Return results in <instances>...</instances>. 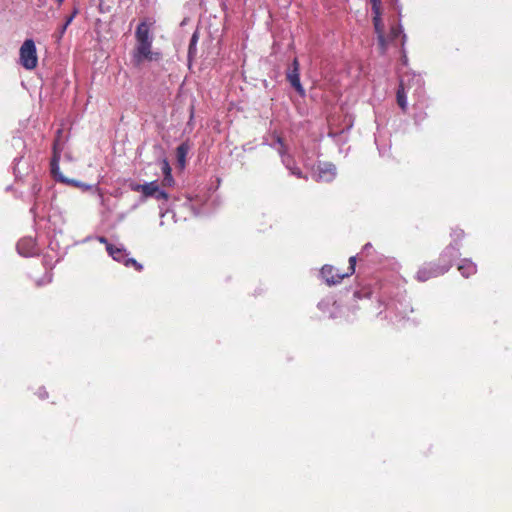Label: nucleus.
<instances>
[{
  "label": "nucleus",
  "mask_w": 512,
  "mask_h": 512,
  "mask_svg": "<svg viewBox=\"0 0 512 512\" xmlns=\"http://www.w3.org/2000/svg\"><path fill=\"white\" fill-rule=\"evenodd\" d=\"M155 21L143 19L137 25L135 30V46L132 52V62L135 66H140L144 61H159L162 54L152 50L153 34L151 29Z\"/></svg>",
  "instance_id": "1"
},
{
  "label": "nucleus",
  "mask_w": 512,
  "mask_h": 512,
  "mask_svg": "<svg viewBox=\"0 0 512 512\" xmlns=\"http://www.w3.org/2000/svg\"><path fill=\"white\" fill-rule=\"evenodd\" d=\"M61 137V130L57 131V137L54 140L53 143V155L51 158V173L53 177L56 179V181L67 184L72 187L82 188L83 190H88L90 188L89 185H85L77 180L69 179L65 177L59 169V161L61 157V152L64 149V144L60 141Z\"/></svg>",
  "instance_id": "2"
},
{
  "label": "nucleus",
  "mask_w": 512,
  "mask_h": 512,
  "mask_svg": "<svg viewBox=\"0 0 512 512\" xmlns=\"http://www.w3.org/2000/svg\"><path fill=\"white\" fill-rule=\"evenodd\" d=\"M129 186L132 191L140 192L144 199H147L149 197L155 198L156 200L164 201H168L169 199V194L164 190L160 189L157 180L144 184L131 183Z\"/></svg>",
  "instance_id": "3"
},
{
  "label": "nucleus",
  "mask_w": 512,
  "mask_h": 512,
  "mask_svg": "<svg viewBox=\"0 0 512 512\" xmlns=\"http://www.w3.org/2000/svg\"><path fill=\"white\" fill-rule=\"evenodd\" d=\"M20 64L26 70H33L38 65V56L35 43L32 39H26L19 50Z\"/></svg>",
  "instance_id": "4"
},
{
  "label": "nucleus",
  "mask_w": 512,
  "mask_h": 512,
  "mask_svg": "<svg viewBox=\"0 0 512 512\" xmlns=\"http://www.w3.org/2000/svg\"><path fill=\"white\" fill-rule=\"evenodd\" d=\"M449 270V263L437 264L427 263L424 264L416 273L415 278L420 282H425L431 278H435L445 274Z\"/></svg>",
  "instance_id": "5"
},
{
  "label": "nucleus",
  "mask_w": 512,
  "mask_h": 512,
  "mask_svg": "<svg viewBox=\"0 0 512 512\" xmlns=\"http://www.w3.org/2000/svg\"><path fill=\"white\" fill-rule=\"evenodd\" d=\"M320 273L329 286L339 284L344 278L348 277V274L341 273L339 269L332 265H324Z\"/></svg>",
  "instance_id": "6"
},
{
  "label": "nucleus",
  "mask_w": 512,
  "mask_h": 512,
  "mask_svg": "<svg viewBox=\"0 0 512 512\" xmlns=\"http://www.w3.org/2000/svg\"><path fill=\"white\" fill-rule=\"evenodd\" d=\"M299 61L297 58H294L291 67L288 69L286 73V78L291 86L300 94L304 95L305 90L300 82V74H299Z\"/></svg>",
  "instance_id": "7"
},
{
  "label": "nucleus",
  "mask_w": 512,
  "mask_h": 512,
  "mask_svg": "<svg viewBox=\"0 0 512 512\" xmlns=\"http://www.w3.org/2000/svg\"><path fill=\"white\" fill-rule=\"evenodd\" d=\"M382 13L373 14V25L377 34L378 45L381 54H384L387 50L388 40L384 35V24L381 18Z\"/></svg>",
  "instance_id": "8"
},
{
  "label": "nucleus",
  "mask_w": 512,
  "mask_h": 512,
  "mask_svg": "<svg viewBox=\"0 0 512 512\" xmlns=\"http://www.w3.org/2000/svg\"><path fill=\"white\" fill-rule=\"evenodd\" d=\"M459 256L458 248L453 244H449L441 253L437 264L449 263V269L452 266L453 260Z\"/></svg>",
  "instance_id": "9"
},
{
  "label": "nucleus",
  "mask_w": 512,
  "mask_h": 512,
  "mask_svg": "<svg viewBox=\"0 0 512 512\" xmlns=\"http://www.w3.org/2000/svg\"><path fill=\"white\" fill-rule=\"evenodd\" d=\"M107 252L115 261L125 265L126 260L128 259V253L124 248L116 247L113 244H107Z\"/></svg>",
  "instance_id": "10"
},
{
  "label": "nucleus",
  "mask_w": 512,
  "mask_h": 512,
  "mask_svg": "<svg viewBox=\"0 0 512 512\" xmlns=\"http://www.w3.org/2000/svg\"><path fill=\"white\" fill-rule=\"evenodd\" d=\"M458 270L464 277H469L476 273V265L470 260H463L458 266Z\"/></svg>",
  "instance_id": "11"
},
{
  "label": "nucleus",
  "mask_w": 512,
  "mask_h": 512,
  "mask_svg": "<svg viewBox=\"0 0 512 512\" xmlns=\"http://www.w3.org/2000/svg\"><path fill=\"white\" fill-rule=\"evenodd\" d=\"M189 151V146L186 143L180 144L176 149L177 162L181 169L186 165V156Z\"/></svg>",
  "instance_id": "12"
},
{
  "label": "nucleus",
  "mask_w": 512,
  "mask_h": 512,
  "mask_svg": "<svg viewBox=\"0 0 512 512\" xmlns=\"http://www.w3.org/2000/svg\"><path fill=\"white\" fill-rule=\"evenodd\" d=\"M397 104L402 109L403 112L407 111V101H406V94H405V87L403 81L400 82L399 88L397 90Z\"/></svg>",
  "instance_id": "13"
},
{
  "label": "nucleus",
  "mask_w": 512,
  "mask_h": 512,
  "mask_svg": "<svg viewBox=\"0 0 512 512\" xmlns=\"http://www.w3.org/2000/svg\"><path fill=\"white\" fill-rule=\"evenodd\" d=\"M464 236H465V233L461 228H458V227L453 228L450 233V237H451L450 244H453L455 247H457L459 249V244L463 240Z\"/></svg>",
  "instance_id": "14"
},
{
  "label": "nucleus",
  "mask_w": 512,
  "mask_h": 512,
  "mask_svg": "<svg viewBox=\"0 0 512 512\" xmlns=\"http://www.w3.org/2000/svg\"><path fill=\"white\" fill-rule=\"evenodd\" d=\"M402 33V28L400 25H393L391 26L390 28V33H389V39L391 41L395 40L396 38H398L400 36V34Z\"/></svg>",
  "instance_id": "15"
},
{
  "label": "nucleus",
  "mask_w": 512,
  "mask_h": 512,
  "mask_svg": "<svg viewBox=\"0 0 512 512\" xmlns=\"http://www.w3.org/2000/svg\"><path fill=\"white\" fill-rule=\"evenodd\" d=\"M125 266L126 267L132 266L138 272L143 270V265L140 264L139 262H137V260H135L134 258H130V257H128V259L126 260Z\"/></svg>",
  "instance_id": "16"
},
{
  "label": "nucleus",
  "mask_w": 512,
  "mask_h": 512,
  "mask_svg": "<svg viewBox=\"0 0 512 512\" xmlns=\"http://www.w3.org/2000/svg\"><path fill=\"white\" fill-rule=\"evenodd\" d=\"M373 14L382 13V0H370Z\"/></svg>",
  "instance_id": "17"
},
{
  "label": "nucleus",
  "mask_w": 512,
  "mask_h": 512,
  "mask_svg": "<svg viewBox=\"0 0 512 512\" xmlns=\"http://www.w3.org/2000/svg\"><path fill=\"white\" fill-rule=\"evenodd\" d=\"M287 168L291 171V174L295 175L296 177L298 178H304V179H307V176H305L301 169L299 167H296V166H290V164H286Z\"/></svg>",
  "instance_id": "18"
},
{
  "label": "nucleus",
  "mask_w": 512,
  "mask_h": 512,
  "mask_svg": "<svg viewBox=\"0 0 512 512\" xmlns=\"http://www.w3.org/2000/svg\"><path fill=\"white\" fill-rule=\"evenodd\" d=\"M161 169L164 176L172 175V169L167 159L161 161Z\"/></svg>",
  "instance_id": "19"
},
{
  "label": "nucleus",
  "mask_w": 512,
  "mask_h": 512,
  "mask_svg": "<svg viewBox=\"0 0 512 512\" xmlns=\"http://www.w3.org/2000/svg\"><path fill=\"white\" fill-rule=\"evenodd\" d=\"M355 266H356V257L351 256L349 258V266H348L347 272H345V274H348V277L355 272Z\"/></svg>",
  "instance_id": "20"
},
{
  "label": "nucleus",
  "mask_w": 512,
  "mask_h": 512,
  "mask_svg": "<svg viewBox=\"0 0 512 512\" xmlns=\"http://www.w3.org/2000/svg\"><path fill=\"white\" fill-rule=\"evenodd\" d=\"M76 13H77V11H74V13L66 19V22L63 24V26L60 29V32H59L60 36L59 37L63 36V34L65 33L67 27L71 24V22H72L74 16L76 15Z\"/></svg>",
  "instance_id": "21"
},
{
  "label": "nucleus",
  "mask_w": 512,
  "mask_h": 512,
  "mask_svg": "<svg viewBox=\"0 0 512 512\" xmlns=\"http://www.w3.org/2000/svg\"><path fill=\"white\" fill-rule=\"evenodd\" d=\"M163 187H171L174 185V178L172 175L164 176L161 182Z\"/></svg>",
  "instance_id": "22"
},
{
  "label": "nucleus",
  "mask_w": 512,
  "mask_h": 512,
  "mask_svg": "<svg viewBox=\"0 0 512 512\" xmlns=\"http://www.w3.org/2000/svg\"><path fill=\"white\" fill-rule=\"evenodd\" d=\"M197 39H198L197 34H196V33H194V34L192 35V38H191V40H190V45H189V53H190V54H191V52H192V49L194 48V46H195V45H196V43H197Z\"/></svg>",
  "instance_id": "23"
},
{
  "label": "nucleus",
  "mask_w": 512,
  "mask_h": 512,
  "mask_svg": "<svg viewBox=\"0 0 512 512\" xmlns=\"http://www.w3.org/2000/svg\"><path fill=\"white\" fill-rule=\"evenodd\" d=\"M25 243H31L32 244V241L29 240V241H25V240H22L20 241L18 244H17V249L18 251L21 253V254H24V252L22 251V248L24 246Z\"/></svg>",
  "instance_id": "24"
},
{
  "label": "nucleus",
  "mask_w": 512,
  "mask_h": 512,
  "mask_svg": "<svg viewBox=\"0 0 512 512\" xmlns=\"http://www.w3.org/2000/svg\"><path fill=\"white\" fill-rule=\"evenodd\" d=\"M38 395L41 399H45L48 397V394L44 388H39Z\"/></svg>",
  "instance_id": "25"
},
{
  "label": "nucleus",
  "mask_w": 512,
  "mask_h": 512,
  "mask_svg": "<svg viewBox=\"0 0 512 512\" xmlns=\"http://www.w3.org/2000/svg\"><path fill=\"white\" fill-rule=\"evenodd\" d=\"M100 242H101V243H104L106 246H107V244H110V243L108 242V240H107L105 237H101V238H100Z\"/></svg>",
  "instance_id": "26"
},
{
  "label": "nucleus",
  "mask_w": 512,
  "mask_h": 512,
  "mask_svg": "<svg viewBox=\"0 0 512 512\" xmlns=\"http://www.w3.org/2000/svg\"><path fill=\"white\" fill-rule=\"evenodd\" d=\"M277 141L282 145V139L280 137H278Z\"/></svg>",
  "instance_id": "27"
},
{
  "label": "nucleus",
  "mask_w": 512,
  "mask_h": 512,
  "mask_svg": "<svg viewBox=\"0 0 512 512\" xmlns=\"http://www.w3.org/2000/svg\"><path fill=\"white\" fill-rule=\"evenodd\" d=\"M64 0H57L59 4H62Z\"/></svg>",
  "instance_id": "28"
}]
</instances>
